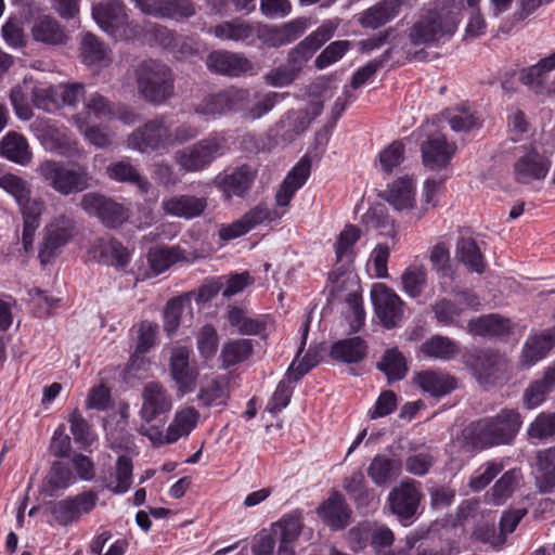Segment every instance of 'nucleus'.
I'll use <instances>...</instances> for the list:
<instances>
[{
    "label": "nucleus",
    "instance_id": "obj_1",
    "mask_svg": "<svg viewBox=\"0 0 555 555\" xmlns=\"http://www.w3.org/2000/svg\"><path fill=\"white\" fill-rule=\"evenodd\" d=\"M201 129L190 122L175 126L169 115L160 114L135 128L127 139V146L140 153L167 151L175 145L196 139Z\"/></svg>",
    "mask_w": 555,
    "mask_h": 555
},
{
    "label": "nucleus",
    "instance_id": "obj_2",
    "mask_svg": "<svg viewBox=\"0 0 555 555\" xmlns=\"http://www.w3.org/2000/svg\"><path fill=\"white\" fill-rule=\"evenodd\" d=\"M463 0H436L434 9L411 27L409 38L414 46L430 44L452 35L459 25Z\"/></svg>",
    "mask_w": 555,
    "mask_h": 555
},
{
    "label": "nucleus",
    "instance_id": "obj_3",
    "mask_svg": "<svg viewBox=\"0 0 555 555\" xmlns=\"http://www.w3.org/2000/svg\"><path fill=\"white\" fill-rule=\"evenodd\" d=\"M521 416L515 409H503L495 416L480 418L469 425L466 439L477 449L509 444L521 426Z\"/></svg>",
    "mask_w": 555,
    "mask_h": 555
},
{
    "label": "nucleus",
    "instance_id": "obj_4",
    "mask_svg": "<svg viewBox=\"0 0 555 555\" xmlns=\"http://www.w3.org/2000/svg\"><path fill=\"white\" fill-rule=\"evenodd\" d=\"M141 397L139 431L147 437L154 446L158 447L162 441V428H164L166 415L172 408L171 397L165 387L156 382L146 383Z\"/></svg>",
    "mask_w": 555,
    "mask_h": 555
},
{
    "label": "nucleus",
    "instance_id": "obj_5",
    "mask_svg": "<svg viewBox=\"0 0 555 555\" xmlns=\"http://www.w3.org/2000/svg\"><path fill=\"white\" fill-rule=\"evenodd\" d=\"M139 95L153 105H162L173 95V76L170 68L157 61L146 60L135 68Z\"/></svg>",
    "mask_w": 555,
    "mask_h": 555
},
{
    "label": "nucleus",
    "instance_id": "obj_6",
    "mask_svg": "<svg viewBox=\"0 0 555 555\" xmlns=\"http://www.w3.org/2000/svg\"><path fill=\"white\" fill-rule=\"evenodd\" d=\"M228 151V140L221 132H212L199 141L175 152L173 160L183 172L207 169Z\"/></svg>",
    "mask_w": 555,
    "mask_h": 555
},
{
    "label": "nucleus",
    "instance_id": "obj_7",
    "mask_svg": "<svg viewBox=\"0 0 555 555\" xmlns=\"http://www.w3.org/2000/svg\"><path fill=\"white\" fill-rule=\"evenodd\" d=\"M35 172L42 182L64 196L80 193L90 186L91 177L85 168H70L60 160L43 159Z\"/></svg>",
    "mask_w": 555,
    "mask_h": 555
},
{
    "label": "nucleus",
    "instance_id": "obj_8",
    "mask_svg": "<svg viewBox=\"0 0 555 555\" xmlns=\"http://www.w3.org/2000/svg\"><path fill=\"white\" fill-rule=\"evenodd\" d=\"M465 363L480 384L493 385L507 378L509 364L504 354L492 350H476L465 358Z\"/></svg>",
    "mask_w": 555,
    "mask_h": 555
},
{
    "label": "nucleus",
    "instance_id": "obj_9",
    "mask_svg": "<svg viewBox=\"0 0 555 555\" xmlns=\"http://www.w3.org/2000/svg\"><path fill=\"white\" fill-rule=\"evenodd\" d=\"M422 499L421 482L404 478L390 490L387 503L391 514L400 521H404L418 513Z\"/></svg>",
    "mask_w": 555,
    "mask_h": 555
},
{
    "label": "nucleus",
    "instance_id": "obj_10",
    "mask_svg": "<svg viewBox=\"0 0 555 555\" xmlns=\"http://www.w3.org/2000/svg\"><path fill=\"white\" fill-rule=\"evenodd\" d=\"M80 206L89 215L96 216L107 228H118L129 217L128 208L122 204L99 193H86Z\"/></svg>",
    "mask_w": 555,
    "mask_h": 555
},
{
    "label": "nucleus",
    "instance_id": "obj_11",
    "mask_svg": "<svg viewBox=\"0 0 555 555\" xmlns=\"http://www.w3.org/2000/svg\"><path fill=\"white\" fill-rule=\"evenodd\" d=\"M452 297H443L431 305V310L438 323L442 325L456 324L466 308H478L479 297L470 291H453Z\"/></svg>",
    "mask_w": 555,
    "mask_h": 555
},
{
    "label": "nucleus",
    "instance_id": "obj_12",
    "mask_svg": "<svg viewBox=\"0 0 555 555\" xmlns=\"http://www.w3.org/2000/svg\"><path fill=\"white\" fill-rule=\"evenodd\" d=\"M92 16L96 24L113 37L125 34L129 24L126 5L120 0H103L94 4Z\"/></svg>",
    "mask_w": 555,
    "mask_h": 555
},
{
    "label": "nucleus",
    "instance_id": "obj_13",
    "mask_svg": "<svg viewBox=\"0 0 555 555\" xmlns=\"http://www.w3.org/2000/svg\"><path fill=\"white\" fill-rule=\"evenodd\" d=\"M377 318L387 328L396 326L403 315L404 302L385 284H375L371 292Z\"/></svg>",
    "mask_w": 555,
    "mask_h": 555
},
{
    "label": "nucleus",
    "instance_id": "obj_14",
    "mask_svg": "<svg viewBox=\"0 0 555 555\" xmlns=\"http://www.w3.org/2000/svg\"><path fill=\"white\" fill-rule=\"evenodd\" d=\"M206 66L210 72L229 77H240L254 72V64L244 54L225 50L209 53Z\"/></svg>",
    "mask_w": 555,
    "mask_h": 555
},
{
    "label": "nucleus",
    "instance_id": "obj_15",
    "mask_svg": "<svg viewBox=\"0 0 555 555\" xmlns=\"http://www.w3.org/2000/svg\"><path fill=\"white\" fill-rule=\"evenodd\" d=\"M192 350L184 346L175 347L170 357V374L182 393L192 392L195 389L198 372L190 362Z\"/></svg>",
    "mask_w": 555,
    "mask_h": 555
},
{
    "label": "nucleus",
    "instance_id": "obj_16",
    "mask_svg": "<svg viewBox=\"0 0 555 555\" xmlns=\"http://www.w3.org/2000/svg\"><path fill=\"white\" fill-rule=\"evenodd\" d=\"M304 18L293 20L282 26L258 25L255 35L266 46L279 48L288 44L299 38L306 30Z\"/></svg>",
    "mask_w": 555,
    "mask_h": 555
},
{
    "label": "nucleus",
    "instance_id": "obj_17",
    "mask_svg": "<svg viewBox=\"0 0 555 555\" xmlns=\"http://www.w3.org/2000/svg\"><path fill=\"white\" fill-rule=\"evenodd\" d=\"M74 230V222L64 216L51 223L39 251V258L42 263L49 262L56 255L57 250L70 241Z\"/></svg>",
    "mask_w": 555,
    "mask_h": 555
},
{
    "label": "nucleus",
    "instance_id": "obj_18",
    "mask_svg": "<svg viewBox=\"0 0 555 555\" xmlns=\"http://www.w3.org/2000/svg\"><path fill=\"white\" fill-rule=\"evenodd\" d=\"M455 149V145L449 143L443 134L436 133L428 137L421 145L424 166L431 170L446 168Z\"/></svg>",
    "mask_w": 555,
    "mask_h": 555
},
{
    "label": "nucleus",
    "instance_id": "obj_19",
    "mask_svg": "<svg viewBox=\"0 0 555 555\" xmlns=\"http://www.w3.org/2000/svg\"><path fill=\"white\" fill-rule=\"evenodd\" d=\"M206 208V197H197L189 194L173 195L162 201V209L165 215L185 220L201 217Z\"/></svg>",
    "mask_w": 555,
    "mask_h": 555
},
{
    "label": "nucleus",
    "instance_id": "obj_20",
    "mask_svg": "<svg viewBox=\"0 0 555 555\" xmlns=\"http://www.w3.org/2000/svg\"><path fill=\"white\" fill-rule=\"evenodd\" d=\"M413 382L424 392L436 398L444 397L457 388V379L443 371L424 370L417 372Z\"/></svg>",
    "mask_w": 555,
    "mask_h": 555
},
{
    "label": "nucleus",
    "instance_id": "obj_21",
    "mask_svg": "<svg viewBox=\"0 0 555 555\" xmlns=\"http://www.w3.org/2000/svg\"><path fill=\"white\" fill-rule=\"evenodd\" d=\"M331 30L320 27L288 52L287 62L301 72L306 63L331 38Z\"/></svg>",
    "mask_w": 555,
    "mask_h": 555
},
{
    "label": "nucleus",
    "instance_id": "obj_22",
    "mask_svg": "<svg viewBox=\"0 0 555 555\" xmlns=\"http://www.w3.org/2000/svg\"><path fill=\"white\" fill-rule=\"evenodd\" d=\"M319 517L333 530L344 529L348 526L351 511L345 498L337 491L331 493L317 509Z\"/></svg>",
    "mask_w": 555,
    "mask_h": 555
},
{
    "label": "nucleus",
    "instance_id": "obj_23",
    "mask_svg": "<svg viewBox=\"0 0 555 555\" xmlns=\"http://www.w3.org/2000/svg\"><path fill=\"white\" fill-rule=\"evenodd\" d=\"M311 159L304 156L288 172L275 195L278 206H287L310 176Z\"/></svg>",
    "mask_w": 555,
    "mask_h": 555
},
{
    "label": "nucleus",
    "instance_id": "obj_24",
    "mask_svg": "<svg viewBox=\"0 0 555 555\" xmlns=\"http://www.w3.org/2000/svg\"><path fill=\"white\" fill-rule=\"evenodd\" d=\"M199 413L193 406L178 410L169 424L166 434L162 430V441L158 446L170 444L182 437H186L197 426Z\"/></svg>",
    "mask_w": 555,
    "mask_h": 555
},
{
    "label": "nucleus",
    "instance_id": "obj_25",
    "mask_svg": "<svg viewBox=\"0 0 555 555\" xmlns=\"http://www.w3.org/2000/svg\"><path fill=\"white\" fill-rule=\"evenodd\" d=\"M550 169V160L535 151L528 152L514 165L515 178L519 183L544 179Z\"/></svg>",
    "mask_w": 555,
    "mask_h": 555
},
{
    "label": "nucleus",
    "instance_id": "obj_26",
    "mask_svg": "<svg viewBox=\"0 0 555 555\" xmlns=\"http://www.w3.org/2000/svg\"><path fill=\"white\" fill-rule=\"evenodd\" d=\"M255 177L256 172L250 166L242 165L232 172L218 177L217 184L228 198L232 196L242 197L250 189Z\"/></svg>",
    "mask_w": 555,
    "mask_h": 555
},
{
    "label": "nucleus",
    "instance_id": "obj_27",
    "mask_svg": "<svg viewBox=\"0 0 555 555\" xmlns=\"http://www.w3.org/2000/svg\"><path fill=\"white\" fill-rule=\"evenodd\" d=\"M401 4V0H382L363 11L359 23L364 28L377 29L399 14Z\"/></svg>",
    "mask_w": 555,
    "mask_h": 555
},
{
    "label": "nucleus",
    "instance_id": "obj_28",
    "mask_svg": "<svg viewBox=\"0 0 555 555\" xmlns=\"http://www.w3.org/2000/svg\"><path fill=\"white\" fill-rule=\"evenodd\" d=\"M401 470L402 463L400 460L385 454H377L370 462L366 474L375 486L385 487L397 479Z\"/></svg>",
    "mask_w": 555,
    "mask_h": 555
},
{
    "label": "nucleus",
    "instance_id": "obj_29",
    "mask_svg": "<svg viewBox=\"0 0 555 555\" xmlns=\"http://www.w3.org/2000/svg\"><path fill=\"white\" fill-rule=\"evenodd\" d=\"M0 155L21 166H27L33 160V152L27 139L15 131L8 132L1 139Z\"/></svg>",
    "mask_w": 555,
    "mask_h": 555
},
{
    "label": "nucleus",
    "instance_id": "obj_30",
    "mask_svg": "<svg viewBox=\"0 0 555 555\" xmlns=\"http://www.w3.org/2000/svg\"><path fill=\"white\" fill-rule=\"evenodd\" d=\"M521 480L522 474L519 469L513 468L505 472L486 493V503L494 506L505 504L519 488Z\"/></svg>",
    "mask_w": 555,
    "mask_h": 555
},
{
    "label": "nucleus",
    "instance_id": "obj_31",
    "mask_svg": "<svg viewBox=\"0 0 555 555\" xmlns=\"http://www.w3.org/2000/svg\"><path fill=\"white\" fill-rule=\"evenodd\" d=\"M535 488L540 494L555 490V447L537 452Z\"/></svg>",
    "mask_w": 555,
    "mask_h": 555
},
{
    "label": "nucleus",
    "instance_id": "obj_32",
    "mask_svg": "<svg viewBox=\"0 0 555 555\" xmlns=\"http://www.w3.org/2000/svg\"><path fill=\"white\" fill-rule=\"evenodd\" d=\"M229 323L236 327L242 335H259L266 336L270 318L268 315H259L250 318L246 312L237 307H232L228 313Z\"/></svg>",
    "mask_w": 555,
    "mask_h": 555
},
{
    "label": "nucleus",
    "instance_id": "obj_33",
    "mask_svg": "<svg viewBox=\"0 0 555 555\" xmlns=\"http://www.w3.org/2000/svg\"><path fill=\"white\" fill-rule=\"evenodd\" d=\"M385 199L398 211L412 209L415 202L412 178L402 177L393 181L386 191Z\"/></svg>",
    "mask_w": 555,
    "mask_h": 555
},
{
    "label": "nucleus",
    "instance_id": "obj_34",
    "mask_svg": "<svg viewBox=\"0 0 555 555\" xmlns=\"http://www.w3.org/2000/svg\"><path fill=\"white\" fill-rule=\"evenodd\" d=\"M467 328L473 335L494 337L509 334L512 324L508 319H504L499 314H488L470 320Z\"/></svg>",
    "mask_w": 555,
    "mask_h": 555
},
{
    "label": "nucleus",
    "instance_id": "obj_35",
    "mask_svg": "<svg viewBox=\"0 0 555 555\" xmlns=\"http://www.w3.org/2000/svg\"><path fill=\"white\" fill-rule=\"evenodd\" d=\"M555 346V327L547 328L530 337L522 350L521 361L531 365L546 356Z\"/></svg>",
    "mask_w": 555,
    "mask_h": 555
},
{
    "label": "nucleus",
    "instance_id": "obj_36",
    "mask_svg": "<svg viewBox=\"0 0 555 555\" xmlns=\"http://www.w3.org/2000/svg\"><path fill=\"white\" fill-rule=\"evenodd\" d=\"M288 93L275 91H257L251 94V102L246 105L245 120H258L269 114L278 103L282 102Z\"/></svg>",
    "mask_w": 555,
    "mask_h": 555
},
{
    "label": "nucleus",
    "instance_id": "obj_37",
    "mask_svg": "<svg viewBox=\"0 0 555 555\" xmlns=\"http://www.w3.org/2000/svg\"><path fill=\"white\" fill-rule=\"evenodd\" d=\"M209 34L220 40L244 42L255 36V27L247 21L234 18L211 27Z\"/></svg>",
    "mask_w": 555,
    "mask_h": 555
},
{
    "label": "nucleus",
    "instance_id": "obj_38",
    "mask_svg": "<svg viewBox=\"0 0 555 555\" xmlns=\"http://www.w3.org/2000/svg\"><path fill=\"white\" fill-rule=\"evenodd\" d=\"M132 460L127 455L118 456L109 476L105 478V487L115 494L127 492L132 485Z\"/></svg>",
    "mask_w": 555,
    "mask_h": 555
},
{
    "label": "nucleus",
    "instance_id": "obj_39",
    "mask_svg": "<svg viewBox=\"0 0 555 555\" xmlns=\"http://www.w3.org/2000/svg\"><path fill=\"white\" fill-rule=\"evenodd\" d=\"M31 35L36 41L57 46L66 42V35L59 22L50 16L38 17L33 27Z\"/></svg>",
    "mask_w": 555,
    "mask_h": 555
},
{
    "label": "nucleus",
    "instance_id": "obj_40",
    "mask_svg": "<svg viewBox=\"0 0 555 555\" xmlns=\"http://www.w3.org/2000/svg\"><path fill=\"white\" fill-rule=\"evenodd\" d=\"M420 352L430 359L449 361L459 353L457 343L443 335H433L420 346Z\"/></svg>",
    "mask_w": 555,
    "mask_h": 555
},
{
    "label": "nucleus",
    "instance_id": "obj_41",
    "mask_svg": "<svg viewBox=\"0 0 555 555\" xmlns=\"http://www.w3.org/2000/svg\"><path fill=\"white\" fill-rule=\"evenodd\" d=\"M366 351V343L356 336L334 343L330 354L334 360L340 362L358 363L365 358Z\"/></svg>",
    "mask_w": 555,
    "mask_h": 555
},
{
    "label": "nucleus",
    "instance_id": "obj_42",
    "mask_svg": "<svg viewBox=\"0 0 555 555\" xmlns=\"http://www.w3.org/2000/svg\"><path fill=\"white\" fill-rule=\"evenodd\" d=\"M555 386V367H548L542 378L534 380L525 390L522 401L524 405L528 409H534L540 405L544 400L545 396Z\"/></svg>",
    "mask_w": 555,
    "mask_h": 555
},
{
    "label": "nucleus",
    "instance_id": "obj_43",
    "mask_svg": "<svg viewBox=\"0 0 555 555\" xmlns=\"http://www.w3.org/2000/svg\"><path fill=\"white\" fill-rule=\"evenodd\" d=\"M76 115H82L88 122L113 119L114 104L99 92H92L85 98L83 109Z\"/></svg>",
    "mask_w": 555,
    "mask_h": 555
},
{
    "label": "nucleus",
    "instance_id": "obj_44",
    "mask_svg": "<svg viewBox=\"0 0 555 555\" xmlns=\"http://www.w3.org/2000/svg\"><path fill=\"white\" fill-rule=\"evenodd\" d=\"M94 251H99L104 263L118 268L125 267L130 260L128 249L114 238H99L94 244Z\"/></svg>",
    "mask_w": 555,
    "mask_h": 555
},
{
    "label": "nucleus",
    "instance_id": "obj_45",
    "mask_svg": "<svg viewBox=\"0 0 555 555\" xmlns=\"http://www.w3.org/2000/svg\"><path fill=\"white\" fill-rule=\"evenodd\" d=\"M106 173L112 180L134 184L144 192L150 189L149 181L138 172L129 160L122 159L111 163L106 167Z\"/></svg>",
    "mask_w": 555,
    "mask_h": 555
},
{
    "label": "nucleus",
    "instance_id": "obj_46",
    "mask_svg": "<svg viewBox=\"0 0 555 555\" xmlns=\"http://www.w3.org/2000/svg\"><path fill=\"white\" fill-rule=\"evenodd\" d=\"M362 222L367 232L375 231L382 236H395L396 234L395 223L386 214L383 205L370 208L362 216Z\"/></svg>",
    "mask_w": 555,
    "mask_h": 555
},
{
    "label": "nucleus",
    "instance_id": "obj_47",
    "mask_svg": "<svg viewBox=\"0 0 555 555\" xmlns=\"http://www.w3.org/2000/svg\"><path fill=\"white\" fill-rule=\"evenodd\" d=\"M80 55L86 65L104 66L108 62L106 46L93 34H86L80 43Z\"/></svg>",
    "mask_w": 555,
    "mask_h": 555
},
{
    "label": "nucleus",
    "instance_id": "obj_48",
    "mask_svg": "<svg viewBox=\"0 0 555 555\" xmlns=\"http://www.w3.org/2000/svg\"><path fill=\"white\" fill-rule=\"evenodd\" d=\"M184 259V251L180 246L154 248L147 254L150 267L156 274L165 272L173 263Z\"/></svg>",
    "mask_w": 555,
    "mask_h": 555
},
{
    "label": "nucleus",
    "instance_id": "obj_49",
    "mask_svg": "<svg viewBox=\"0 0 555 555\" xmlns=\"http://www.w3.org/2000/svg\"><path fill=\"white\" fill-rule=\"evenodd\" d=\"M456 255L470 271L482 273L485 270L483 257L476 241L469 236L461 237L456 243Z\"/></svg>",
    "mask_w": 555,
    "mask_h": 555
},
{
    "label": "nucleus",
    "instance_id": "obj_50",
    "mask_svg": "<svg viewBox=\"0 0 555 555\" xmlns=\"http://www.w3.org/2000/svg\"><path fill=\"white\" fill-rule=\"evenodd\" d=\"M403 292L411 298H417L427 285V269L423 264L409 266L401 275Z\"/></svg>",
    "mask_w": 555,
    "mask_h": 555
},
{
    "label": "nucleus",
    "instance_id": "obj_51",
    "mask_svg": "<svg viewBox=\"0 0 555 555\" xmlns=\"http://www.w3.org/2000/svg\"><path fill=\"white\" fill-rule=\"evenodd\" d=\"M197 399L205 408L224 406L229 399L228 386L223 380L211 379L201 387Z\"/></svg>",
    "mask_w": 555,
    "mask_h": 555
},
{
    "label": "nucleus",
    "instance_id": "obj_52",
    "mask_svg": "<svg viewBox=\"0 0 555 555\" xmlns=\"http://www.w3.org/2000/svg\"><path fill=\"white\" fill-rule=\"evenodd\" d=\"M253 353V344L249 339H233L223 345L221 350L222 365L233 366L247 360Z\"/></svg>",
    "mask_w": 555,
    "mask_h": 555
},
{
    "label": "nucleus",
    "instance_id": "obj_53",
    "mask_svg": "<svg viewBox=\"0 0 555 555\" xmlns=\"http://www.w3.org/2000/svg\"><path fill=\"white\" fill-rule=\"evenodd\" d=\"M159 20H183L196 14L193 0H162L158 13Z\"/></svg>",
    "mask_w": 555,
    "mask_h": 555
},
{
    "label": "nucleus",
    "instance_id": "obj_54",
    "mask_svg": "<svg viewBox=\"0 0 555 555\" xmlns=\"http://www.w3.org/2000/svg\"><path fill=\"white\" fill-rule=\"evenodd\" d=\"M377 369L387 376L389 382L402 379L408 370L403 354L397 349L387 350L382 361L377 363Z\"/></svg>",
    "mask_w": 555,
    "mask_h": 555
},
{
    "label": "nucleus",
    "instance_id": "obj_55",
    "mask_svg": "<svg viewBox=\"0 0 555 555\" xmlns=\"http://www.w3.org/2000/svg\"><path fill=\"white\" fill-rule=\"evenodd\" d=\"M225 114L241 113L244 119L246 105L251 102V92L249 89L230 86L222 89Z\"/></svg>",
    "mask_w": 555,
    "mask_h": 555
},
{
    "label": "nucleus",
    "instance_id": "obj_56",
    "mask_svg": "<svg viewBox=\"0 0 555 555\" xmlns=\"http://www.w3.org/2000/svg\"><path fill=\"white\" fill-rule=\"evenodd\" d=\"M74 124L89 141L90 144L99 149H107L112 145L111 137L98 126H90L82 115L73 116Z\"/></svg>",
    "mask_w": 555,
    "mask_h": 555
},
{
    "label": "nucleus",
    "instance_id": "obj_57",
    "mask_svg": "<svg viewBox=\"0 0 555 555\" xmlns=\"http://www.w3.org/2000/svg\"><path fill=\"white\" fill-rule=\"evenodd\" d=\"M529 439L545 440L555 436V412H541L527 429Z\"/></svg>",
    "mask_w": 555,
    "mask_h": 555
},
{
    "label": "nucleus",
    "instance_id": "obj_58",
    "mask_svg": "<svg viewBox=\"0 0 555 555\" xmlns=\"http://www.w3.org/2000/svg\"><path fill=\"white\" fill-rule=\"evenodd\" d=\"M501 461L486 462L470 478L468 487L475 491H481L503 470Z\"/></svg>",
    "mask_w": 555,
    "mask_h": 555
},
{
    "label": "nucleus",
    "instance_id": "obj_59",
    "mask_svg": "<svg viewBox=\"0 0 555 555\" xmlns=\"http://www.w3.org/2000/svg\"><path fill=\"white\" fill-rule=\"evenodd\" d=\"M0 188L11 195L16 204L31 195V185L21 176L7 172L0 176Z\"/></svg>",
    "mask_w": 555,
    "mask_h": 555
},
{
    "label": "nucleus",
    "instance_id": "obj_60",
    "mask_svg": "<svg viewBox=\"0 0 555 555\" xmlns=\"http://www.w3.org/2000/svg\"><path fill=\"white\" fill-rule=\"evenodd\" d=\"M33 103L36 107L49 113L60 109L61 102L59 86L35 88L33 90Z\"/></svg>",
    "mask_w": 555,
    "mask_h": 555
},
{
    "label": "nucleus",
    "instance_id": "obj_61",
    "mask_svg": "<svg viewBox=\"0 0 555 555\" xmlns=\"http://www.w3.org/2000/svg\"><path fill=\"white\" fill-rule=\"evenodd\" d=\"M519 79L533 93L542 94L545 90L547 74L542 67H540L538 62L535 65L524 68L520 72Z\"/></svg>",
    "mask_w": 555,
    "mask_h": 555
},
{
    "label": "nucleus",
    "instance_id": "obj_62",
    "mask_svg": "<svg viewBox=\"0 0 555 555\" xmlns=\"http://www.w3.org/2000/svg\"><path fill=\"white\" fill-rule=\"evenodd\" d=\"M39 137L44 142L50 141L51 150L62 149L63 146H69L72 144L68 130L53 122L44 125L40 130Z\"/></svg>",
    "mask_w": 555,
    "mask_h": 555
},
{
    "label": "nucleus",
    "instance_id": "obj_63",
    "mask_svg": "<svg viewBox=\"0 0 555 555\" xmlns=\"http://www.w3.org/2000/svg\"><path fill=\"white\" fill-rule=\"evenodd\" d=\"M195 114L205 117H216L224 115V102L222 96V90L210 93L204 96L198 104L194 106Z\"/></svg>",
    "mask_w": 555,
    "mask_h": 555
},
{
    "label": "nucleus",
    "instance_id": "obj_64",
    "mask_svg": "<svg viewBox=\"0 0 555 555\" xmlns=\"http://www.w3.org/2000/svg\"><path fill=\"white\" fill-rule=\"evenodd\" d=\"M17 206L23 217V223L40 225V217L46 209L43 199L28 195L17 203Z\"/></svg>",
    "mask_w": 555,
    "mask_h": 555
}]
</instances>
